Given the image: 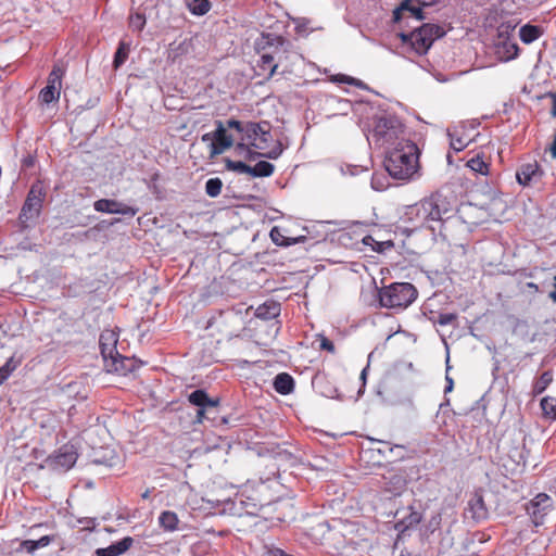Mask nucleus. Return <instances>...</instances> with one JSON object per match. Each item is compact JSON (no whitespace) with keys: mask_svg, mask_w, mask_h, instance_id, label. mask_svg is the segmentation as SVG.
<instances>
[{"mask_svg":"<svg viewBox=\"0 0 556 556\" xmlns=\"http://www.w3.org/2000/svg\"><path fill=\"white\" fill-rule=\"evenodd\" d=\"M254 48L258 55L257 75L266 78H271L279 65L289 62L292 56H301L288 39L271 33H262Z\"/></svg>","mask_w":556,"mask_h":556,"instance_id":"f257e3e1","label":"nucleus"},{"mask_svg":"<svg viewBox=\"0 0 556 556\" xmlns=\"http://www.w3.org/2000/svg\"><path fill=\"white\" fill-rule=\"evenodd\" d=\"M419 156L420 150L413 140L400 141L387 151L384 167L395 179H410L420 167Z\"/></svg>","mask_w":556,"mask_h":556,"instance_id":"f03ea898","label":"nucleus"},{"mask_svg":"<svg viewBox=\"0 0 556 556\" xmlns=\"http://www.w3.org/2000/svg\"><path fill=\"white\" fill-rule=\"evenodd\" d=\"M451 212L450 203L445 197L435 192L430 197L408 206L404 219L409 223L412 229L429 227L431 222H440Z\"/></svg>","mask_w":556,"mask_h":556,"instance_id":"7ed1b4c3","label":"nucleus"},{"mask_svg":"<svg viewBox=\"0 0 556 556\" xmlns=\"http://www.w3.org/2000/svg\"><path fill=\"white\" fill-rule=\"evenodd\" d=\"M370 138L376 146L391 148L399 146L400 141L410 140L407 137L405 125L394 115H381L374 119Z\"/></svg>","mask_w":556,"mask_h":556,"instance_id":"20e7f679","label":"nucleus"},{"mask_svg":"<svg viewBox=\"0 0 556 556\" xmlns=\"http://www.w3.org/2000/svg\"><path fill=\"white\" fill-rule=\"evenodd\" d=\"M227 127L240 134L239 142H245L261 151L268 148V143L271 139L270 124L268 122H241L230 118L227 121Z\"/></svg>","mask_w":556,"mask_h":556,"instance_id":"39448f33","label":"nucleus"},{"mask_svg":"<svg viewBox=\"0 0 556 556\" xmlns=\"http://www.w3.org/2000/svg\"><path fill=\"white\" fill-rule=\"evenodd\" d=\"M418 295L414 285L409 282H393L379 290V302L387 308H406Z\"/></svg>","mask_w":556,"mask_h":556,"instance_id":"423d86ee","label":"nucleus"},{"mask_svg":"<svg viewBox=\"0 0 556 556\" xmlns=\"http://www.w3.org/2000/svg\"><path fill=\"white\" fill-rule=\"evenodd\" d=\"M244 324L242 311L233 307L218 312L208 320V327L227 339L239 337L240 331L244 329Z\"/></svg>","mask_w":556,"mask_h":556,"instance_id":"0eeeda50","label":"nucleus"},{"mask_svg":"<svg viewBox=\"0 0 556 556\" xmlns=\"http://www.w3.org/2000/svg\"><path fill=\"white\" fill-rule=\"evenodd\" d=\"M46 192L43 187L37 182L34 184L22 206L18 219L23 227H28L27 223L39 217L45 201Z\"/></svg>","mask_w":556,"mask_h":556,"instance_id":"6e6552de","label":"nucleus"},{"mask_svg":"<svg viewBox=\"0 0 556 556\" xmlns=\"http://www.w3.org/2000/svg\"><path fill=\"white\" fill-rule=\"evenodd\" d=\"M553 508L554 502L546 493H539L526 506L527 513L535 527L544 523L545 517Z\"/></svg>","mask_w":556,"mask_h":556,"instance_id":"1a4fd4ad","label":"nucleus"},{"mask_svg":"<svg viewBox=\"0 0 556 556\" xmlns=\"http://www.w3.org/2000/svg\"><path fill=\"white\" fill-rule=\"evenodd\" d=\"M437 2L438 0H403L393 11V21L399 23L406 15L421 21L425 18L422 7L433 5Z\"/></svg>","mask_w":556,"mask_h":556,"instance_id":"9d476101","label":"nucleus"},{"mask_svg":"<svg viewBox=\"0 0 556 556\" xmlns=\"http://www.w3.org/2000/svg\"><path fill=\"white\" fill-rule=\"evenodd\" d=\"M545 173L538 161L521 163L516 172V180L522 187H533L542 181Z\"/></svg>","mask_w":556,"mask_h":556,"instance_id":"9b49d317","label":"nucleus"},{"mask_svg":"<svg viewBox=\"0 0 556 556\" xmlns=\"http://www.w3.org/2000/svg\"><path fill=\"white\" fill-rule=\"evenodd\" d=\"M431 31L429 27H417L409 34L401 33L400 37L403 42H408L412 49L419 55L426 54L431 48V41L427 40L422 35Z\"/></svg>","mask_w":556,"mask_h":556,"instance_id":"f8f14e48","label":"nucleus"},{"mask_svg":"<svg viewBox=\"0 0 556 556\" xmlns=\"http://www.w3.org/2000/svg\"><path fill=\"white\" fill-rule=\"evenodd\" d=\"M236 150L243 153L245 159L252 161V160H255L257 157H265V159H270V160H276L278 159L282 151H283V148H282V144L281 142H277L271 149L269 150H264V151H257L256 149H254L252 146L250 144H247L245 142H238L237 146H236Z\"/></svg>","mask_w":556,"mask_h":556,"instance_id":"ddd939ff","label":"nucleus"},{"mask_svg":"<svg viewBox=\"0 0 556 556\" xmlns=\"http://www.w3.org/2000/svg\"><path fill=\"white\" fill-rule=\"evenodd\" d=\"M216 129L213 131V142L211 144L212 154H222L227 149L233 146V138L227 134V125L225 126L222 121H216Z\"/></svg>","mask_w":556,"mask_h":556,"instance_id":"4468645a","label":"nucleus"},{"mask_svg":"<svg viewBox=\"0 0 556 556\" xmlns=\"http://www.w3.org/2000/svg\"><path fill=\"white\" fill-rule=\"evenodd\" d=\"M93 207L100 213L122 214L130 217L135 216L138 212V210L132 206L110 199H100L96 201Z\"/></svg>","mask_w":556,"mask_h":556,"instance_id":"2eb2a0df","label":"nucleus"},{"mask_svg":"<svg viewBox=\"0 0 556 556\" xmlns=\"http://www.w3.org/2000/svg\"><path fill=\"white\" fill-rule=\"evenodd\" d=\"M77 460V453L73 446L63 445L52 457L50 465L58 470L66 471L71 469Z\"/></svg>","mask_w":556,"mask_h":556,"instance_id":"dca6fc26","label":"nucleus"},{"mask_svg":"<svg viewBox=\"0 0 556 556\" xmlns=\"http://www.w3.org/2000/svg\"><path fill=\"white\" fill-rule=\"evenodd\" d=\"M118 342V334L111 329H105L101 332L99 344L101 354L105 362L109 361L110 357H113L117 354L116 344Z\"/></svg>","mask_w":556,"mask_h":556,"instance_id":"f3484780","label":"nucleus"},{"mask_svg":"<svg viewBox=\"0 0 556 556\" xmlns=\"http://www.w3.org/2000/svg\"><path fill=\"white\" fill-rule=\"evenodd\" d=\"M105 366L109 371H114L118 375L126 376L128 372L135 370L136 362L132 358L122 356L119 353H117L113 357H110L108 362H105Z\"/></svg>","mask_w":556,"mask_h":556,"instance_id":"a211bd4d","label":"nucleus"},{"mask_svg":"<svg viewBox=\"0 0 556 556\" xmlns=\"http://www.w3.org/2000/svg\"><path fill=\"white\" fill-rule=\"evenodd\" d=\"M467 510L475 521H481L488 518L489 510L481 493L476 492L468 501Z\"/></svg>","mask_w":556,"mask_h":556,"instance_id":"6ab92c4d","label":"nucleus"},{"mask_svg":"<svg viewBox=\"0 0 556 556\" xmlns=\"http://www.w3.org/2000/svg\"><path fill=\"white\" fill-rule=\"evenodd\" d=\"M466 166L475 174L488 176L491 167L490 156L482 152L475 153L467 160Z\"/></svg>","mask_w":556,"mask_h":556,"instance_id":"aec40b11","label":"nucleus"},{"mask_svg":"<svg viewBox=\"0 0 556 556\" xmlns=\"http://www.w3.org/2000/svg\"><path fill=\"white\" fill-rule=\"evenodd\" d=\"M134 543V539L130 536H126L121 541L111 544L108 547H101L96 549V556H119L126 553Z\"/></svg>","mask_w":556,"mask_h":556,"instance_id":"412c9836","label":"nucleus"},{"mask_svg":"<svg viewBox=\"0 0 556 556\" xmlns=\"http://www.w3.org/2000/svg\"><path fill=\"white\" fill-rule=\"evenodd\" d=\"M271 241L279 247H290L306 240L305 236L300 237H288L283 228L275 226L269 232Z\"/></svg>","mask_w":556,"mask_h":556,"instance_id":"4be33fe9","label":"nucleus"},{"mask_svg":"<svg viewBox=\"0 0 556 556\" xmlns=\"http://www.w3.org/2000/svg\"><path fill=\"white\" fill-rule=\"evenodd\" d=\"M190 404L200 408L216 407L219 405V399H211L206 391L198 389L188 396Z\"/></svg>","mask_w":556,"mask_h":556,"instance_id":"5701e85b","label":"nucleus"},{"mask_svg":"<svg viewBox=\"0 0 556 556\" xmlns=\"http://www.w3.org/2000/svg\"><path fill=\"white\" fill-rule=\"evenodd\" d=\"M273 386L279 394L288 395L294 389V379L287 372H280L275 377Z\"/></svg>","mask_w":556,"mask_h":556,"instance_id":"b1692460","label":"nucleus"},{"mask_svg":"<svg viewBox=\"0 0 556 556\" xmlns=\"http://www.w3.org/2000/svg\"><path fill=\"white\" fill-rule=\"evenodd\" d=\"M255 316L260 319H273L280 314V305L275 301H267L258 305L255 309Z\"/></svg>","mask_w":556,"mask_h":556,"instance_id":"393cba45","label":"nucleus"},{"mask_svg":"<svg viewBox=\"0 0 556 556\" xmlns=\"http://www.w3.org/2000/svg\"><path fill=\"white\" fill-rule=\"evenodd\" d=\"M179 522L177 514L172 510H164L159 516V526L165 532H174L178 530Z\"/></svg>","mask_w":556,"mask_h":556,"instance_id":"a878e982","label":"nucleus"},{"mask_svg":"<svg viewBox=\"0 0 556 556\" xmlns=\"http://www.w3.org/2000/svg\"><path fill=\"white\" fill-rule=\"evenodd\" d=\"M543 35V29L540 26L526 24L519 29V37L523 43H532Z\"/></svg>","mask_w":556,"mask_h":556,"instance_id":"bb28decb","label":"nucleus"},{"mask_svg":"<svg viewBox=\"0 0 556 556\" xmlns=\"http://www.w3.org/2000/svg\"><path fill=\"white\" fill-rule=\"evenodd\" d=\"M275 166L267 161H260L254 166H250L252 177H269L274 174Z\"/></svg>","mask_w":556,"mask_h":556,"instance_id":"cd10ccee","label":"nucleus"},{"mask_svg":"<svg viewBox=\"0 0 556 556\" xmlns=\"http://www.w3.org/2000/svg\"><path fill=\"white\" fill-rule=\"evenodd\" d=\"M51 543L49 535H43L39 540H25L21 542L22 548H24L26 555H31L35 551L40 547H46Z\"/></svg>","mask_w":556,"mask_h":556,"instance_id":"c85d7f7f","label":"nucleus"},{"mask_svg":"<svg viewBox=\"0 0 556 556\" xmlns=\"http://www.w3.org/2000/svg\"><path fill=\"white\" fill-rule=\"evenodd\" d=\"M540 406L545 419L556 420V397L544 396L541 399Z\"/></svg>","mask_w":556,"mask_h":556,"instance_id":"c756f323","label":"nucleus"},{"mask_svg":"<svg viewBox=\"0 0 556 556\" xmlns=\"http://www.w3.org/2000/svg\"><path fill=\"white\" fill-rule=\"evenodd\" d=\"M22 359L11 356L4 365L0 367V386L12 375V372L21 365Z\"/></svg>","mask_w":556,"mask_h":556,"instance_id":"7c9ffc66","label":"nucleus"},{"mask_svg":"<svg viewBox=\"0 0 556 556\" xmlns=\"http://www.w3.org/2000/svg\"><path fill=\"white\" fill-rule=\"evenodd\" d=\"M65 71L60 65H54L51 73L48 76L47 86L52 87L61 91L62 78Z\"/></svg>","mask_w":556,"mask_h":556,"instance_id":"2f4dec72","label":"nucleus"},{"mask_svg":"<svg viewBox=\"0 0 556 556\" xmlns=\"http://www.w3.org/2000/svg\"><path fill=\"white\" fill-rule=\"evenodd\" d=\"M60 99V91L55 88L46 86L39 92V100L41 103L50 104L51 102H58Z\"/></svg>","mask_w":556,"mask_h":556,"instance_id":"473e14b6","label":"nucleus"},{"mask_svg":"<svg viewBox=\"0 0 556 556\" xmlns=\"http://www.w3.org/2000/svg\"><path fill=\"white\" fill-rule=\"evenodd\" d=\"M128 53H129V46L126 42L121 41L118 45V48L115 52L114 60H113L114 68H118L121 65H123L125 63V61L128 58Z\"/></svg>","mask_w":556,"mask_h":556,"instance_id":"72a5a7b5","label":"nucleus"},{"mask_svg":"<svg viewBox=\"0 0 556 556\" xmlns=\"http://www.w3.org/2000/svg\"><path fill=\"white\" fill-rule=\"evenodd\" d=\"M188 7L192 14L204 15L211 10L212 5L208 0H192Z\"/></svg>","mask_w":556,"mask_h":556,"instance_id":"f704fd0d","label":"nucleus"},{"mask_svg":"<svg viewBox=\"0 0 556 556\" xmlns=\"http://www.w3.org/2000/svg\"><path fill=\"white\" fill-rule=\"evenodd\" d=\"M420 27L431 28V31H427L426 35H422L427 40L431 41V46L433 45V42L437 39H439L445 35L444 28L438 24L427 23V24L421 25Z\"/></svg>","mask_w":556,"mask_h":556,"instance_id":"c9c22d12","label":"nucleus"},{"mask_svg":"<svg viewBox=\"0 0 556 556\" xmlns=\"http://www.w3.org/2000/svg\"><path fill=\"white\" fill-rule=\"evenodd\" d=\"M223 181L219 178H210L205 184V192L208 197L215 198L220 194Z\"/></svg>","mask_w":556,"mask_h":556,"instance_id":"e433bc0d","label":"nucleus"},{"mask_svg":"<svg viewBox=\"0 0 556 556\" xmlns=\"http://www.w3.org/2000/svg\"><path fill=\"white\" fill-rule=\"evenodd\" d=\"M225 166L228 170H232L239 174H249L250 175V165L245 164L242 161H232L227 159L225 161Z\"/></svg>","mask_w":556,"mask_h":556,"instance_id":"4c0bfd02","label":"nucleus"},{"mask_svg":"<svg viewBox=\"0 0 556 556\" xmlns=\"http://www.w3.org/2000/svg\"><path fill=\"white\" fill-rule=\"evenodd\" d=\"M316 342H319V350L327 351L330 354L336 353V346L332 341H330L325 334L318 333L316 334Z\"/></svg>","mask_w":556,"mask_h":556,"instance_id":"58836bf2","label":"nucleus"},{"mask_svg":"<svg viewBox=\"0 0 556 556\" xmlns=\"http://www.w3.org/2000/svg\"><path fill=\"white\" fill-rule=\"evenodd\" d=\"M503 49L506 60H513L518 55L519 47L516 42L506 40L503 42Z\"/></svg>","mask_w":556,"mask_h":556,"instance_id":"ea45409f","label":"nucleus"},{"mask_svg":"<svg viewBox=\"0 0 556 556\" xmlns=\"http://www.w3.org/2000/svg\"><path fill=\"white\" fill-rule=\"evenodd\" d=\"M146 26V16L141 13H136L129 17V27L134 30H142Z\"/></svg>","mask_w":556,"mask_h":556,"instance_id":"a19ab883","label":"nucleus"},{"mask_svg":"<svg viewBox=\"0 0 556 556\" xmlns=\"http://www.w3.org/2000/svg\"><path fill=\"white\" fill-rule=\"evenodd\" d=\"M457 320V315L454 313H443L438 317V324L441 326H447L454 324Z\"/></svg>","mask_w":556,"mask_h":556,"instance_id":"79ce46f5","label":"nucleus"},{"mask_svg":"<svg viewBox=\"0 0 556 556\" xmlns=\"http://www.w3.org/2000/svg\"><path fill=\"white\" fill-rule=\"evenodd\" d=\"M467 147V142H465L462 138H451V148L456 151H463Z\"/></svg>","mask_w":556,"mask_h":556,"instance_id":"37998d69","label":"nucleus"},{"mask_svg":"<svg viewBox=\"0 0 556 556\" xmlns=\"http://www.w3.org/2000/svg\"><path fill=\"white\" fill-rule=\"evenodd\" d=\"M307 24H308V22L306 20L295 21V33L299 35L306 33L308 29Z\"/></svg>","mask_w":556,"mask_h":556,"instance_id":"c03bdc74","label":"nucleus"},{"mask_svg":"<svg viewBox=\"0 0 556 556\" xmlns=\"http://www.w3.org/2000/svg\"><path fill=\"white\" fill-rule=\"evenodd\" d=\"M363 243H364L365 245H370V247H372V250H374V251H381V249H380V245H381V244H380L379 242H377V241H376L371 236H365V237L363 238Z\"/></svg>","mask_w":556,"mask_h":556,"instance_id":"a18cd8bd","label":"nucleus"},{"mask_svg":"<svg viewBox=\"0 0 556 556\" xmlns=\"http://www.w3.org/2000/svg\"><path fill=\"white\" fill-rule=\"evenodd\" d=\"M552 381V375L547 371L543 372L541 376V388L539 389V392H542Z\"/></svg>","mask_w":556,"mask_h":556,"instance_id":"49530a36","label":"nucleus"},{"mask_svg":"<svg viewBox=\"0 0 556 556\" xmlns=\"http://www.w3.org/2000/svg\"><path fill=\"white\" fill-rule=\"evenodd\" d=\"M9 556H26L24 548L21 546V542L18 543L17 547L12 548L9 552Z\"/></svg>","mask_w":556,"mask_h":556,"instance_id":"de8ad7c7","label":"nucleus"},{"mask_svg":"<svg viewBox=\"0 0 556 556\" xmlns=\"http://www.w3.org/2000/svg\"><path fill=\"white\" fill-rule=\"evenodd\" d=\"M553 286H554V290L549 292L548 296L549 299L556 303V276L554 277V282H553Z\"/></svg>","mask_w":556,"mask_h":556,"instance_id":"09e8293b","label":"nucleus"},{"mask_svg":"<svg viewBox=\"0 0 556 556\" xmlns=\"http://www.w3.org/2000/svg\"><path fill=\"white\" fill-rule=\"evenodd\" d=\"M202 141H212L213 142V132H207L202 136Z\"/></svg>","mask_w":556,"mask_h":556,"instance_id":"8fccbe9b","label":"nucleus"},{"mask_svg":"<svg viewBox=\"0 0 556 556\" xmlns=\"http://www.w3.org/2000/svg\"><path fill=\"white\" fill-rule=\"evenodd\" d=\"M204 409H205V408H200V409L198 410V413H197V419H198L199 421H202V419L204 418V415H205V410H204Z\"/></svg>","mask_w":556,"mask_h":556,"instance_id":"3c124183","label":"nucleus"},{"mask_svg":"<svg viewBox=\"0 0 556 556\" xmlns=\"http://www.w3.org/2000/svg\"><path fill=\"white\" fill-rule=\"evenodd\" d=\"M446 380H447V386L445 387V393L452 391V389H453V380L448 377L446 378Z\"/></svg>","mask_w":556,"mask_h":556,"instance_id":"603ef678","label":"nucleus"},{"mask_svg":"<svg viewBox=\"0 0 556 556\" xmlns=\"http://www.w3.org/2000/svg\"><path fill=\"white\" fill-rule=\"evenodd\" d=\"M412 518H413V521H415V522H419V520H420V516L418 514H413Z\"/></svg>","mask_w":556,"mask_h":556,"instance_id":"864d4df0","label":"nucleus"},{"mask_svg":"<svg viewBox=\"0 0 556 556\" xmlns=\"http://www.w3.org/2000/svg\"><path fill=\"white\" fill-rule=\"evenodd\" d=\"M433 520H434L435 526H439L440 521H441V515H438L437 517H434Z\"/></svg>","mask_w":556,"mask_h":556,"instance_id":"5fc2aeb1","label":"nucleus"},{"mask_svg":"<svg viewBox=\"0 0 556 556\" xmlns=\"http://www.w3.org/2000/svg\"><path fill=\"white\" fill-rule=\"evenodd\" d=\"M528 287L534 290H538V286L533 282H528Z\"/></svg>","mask_w":556,"mask_h":556,"instance_id":"6e6d98bb","label":"nucleus"},{"mask_svg":"<svg viewBox=\"0 0 556 556\" xmlns=\"http://www.w3.org/2000/svg\"><path fill=\"white\" fill-rule=\"evenodd\" d=\"M236 501H239L241 504L243 503L242 494H236Z\"/></svg>","mask_w":556,"mask_h":556,"instance_id":"4d7b16f0","label":"nucleus"},{"mask_svg":"<svg viewBox=\"0 0 556 556\" xmlns=\"http://www.w3.org/2000/svg\"><path fill=\"white\" fill-rule=\"evenodd\" d=\"M361 377H362V379H365V377H366V369L362 370Z\"/></svg>","mask_w":556,"mask_h":556,"instance_id":"13d9d810","label":"nucleus"}]
</instances>
